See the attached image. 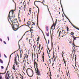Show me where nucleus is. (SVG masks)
<instances>
[{
    "label": "nucleus",
    "instance_id": "1",
    "mask_svg": "<svg viewBox=\"0 0 79 79\" xmlns=\"http://www.w3.org/2000/svg\"><path fill=\"white\" fill-rule=\"evenodd\" d=\"M26 72L27 75L29 77H32L33 76V74H34V73L32 70L31 69H27Z\"/></svg>",
    "mask_w": 79,
    "mask_h": 79
},
{
    "label": "nucleus",
    "instance_id": "2",
    "mask_svg": "<svg viewBox=\"0 0 79 79\" xmlns=\"http://www.w3.org/2000/svg\"><path fill=\"white\" fill-rule=\"evenodd\" d=\"M34 64L35 65L37 69V70H36V69H35V68L36 73H37V75H38V76H39V75H40V71L39 70H38V68H37L38 67V64H37L36 62H35V60H34Z\"/></svg>",
    "mask_w": 79,
    "mask_h": 79
},
{
    "label": "nucleus",
    "instance_id": "3",
    "mask_svg": "<svg viewBox=\"0 0 79 79\" xmlns=\"http://www.w3.org/2000/svg\"><path fill=\"white\" fill-rule=\"evenodd\" d=\"M13 27H12L13 29L14 30V31H17L18 29L19 28V27H19V25H18L16 24H15L14 25H13Z\"/></svg>",
    "mask_w": 79,
    "mask_h": 79
},
{
    "label": "nucleus",
    "instance_id": "4",
    "mask_svg": "<svg viewBox=\"0 0 79 79\" xmlns=\"http://www.w3.org/2000/svg\"><path fill=\"white\" fill-rule=\"evenodd\" d=\"M10 74L11 73H10V71L8 70L5 74L6 78V79H9V78H10Z\"/></svg>",
    "mask_w": 79,
    "mask_h": 79
},
{
    "label": "nucleus",
    "instance_id": "5",
    "mask_svg": "<svg viewBox=\"0 0 79 79\" xmlns=\"http://www.w3.org/2000/svg\"><path fill=\"white\" fill-rule=\"evenodd\" d=\"M11 12H13V10H11L9 12L8 16V19L9 18V19H10V21H13V20L12 19V18H13V16H11V17H10V13L11 12Z\"/></svg>",
    "mask_w": 79,
    "mask_h": 79
},
{
    "label": "nucleus",
    "instance_id": "6",
    "mask_svg": "<svg viewBox=\"0 0 79 79\" xmlns=\"http://www.w3.org/2000/svg\"><path fill=\"white\" fill-rule=\"evenodd\" d=\"M18 22V20L16 19H15L12 22V24L13 25H15L16 23Z\"/></svg>",
    "mask_w": 79,
    "mask_h": 79
},
{
    "label": "nucleus",
    "instance_id": "7",
    "mask_svg": "<svg viewBox=\"0 0 79 79\" xmlns=\"http://www.w3.org/2000/svg\"><path fill=\"white\" fill-rule=\"evenodd\" d=\"M31 10H32V9L31 8H30L29 9V11L28 13V15H30V14H31Z\"/></svg>",
    "mask_w": 79,
    "mask_h": 79
},
{
    "label": "nucleus",
    "instance_id": "8",
    "mask_svg": "<svg viewBox=\"0 0 79 79\" xmlns=\"http://www.w3.org/2000/svg\"><path fill=\"white\" fill-rule=\"evenodd\" d=\"M6 72L4 73H0V79H2V76L0 74H5Z\"/></svg>",
    "mask_w": 79,
    "mask_h": 79
},
{
    "label": "nucleus",
    "instance_id": "9",
    "mask_svg": "<svg viewBox=\"0 0 79 79\" xmlns=\"http://www.w3.org/2000/svg\"><path fill=\"white\" fill-rule=\"evenodd\" d=\"M43 61L44 62V53L43 52V54L42 56Z\"/></svg>",
    "mask_w": 79,
    "mask_h": 79
},
{
    "label": "nucleus",
    "instance_id": "10",
    "mask_svg": "<svg viewBox=\"0 0 79 79\" xmlns=\"http://www.w3.org/2000/svg\"><path fill=\"white\" fill-rule=\"evenodd\" d=\"M67 34H68V32H69V28L67 27Z\"/></svg>",
    "mask_w": 79,
    "mask_h": 79
},
{
    "label": "nucleus",
    "instance_id": "11",
    "mask_svg": "<svg viewBox=\"0 0 79 79\" xmlns=\"http://www.w3.org/2000/svg\"><path fill=\"white\" fill-rule=\"evenodd\" d=\"M27 24L28 26H30L31 25V21H28L27 22Z\"/></svg>",
    "mask_w": 79,
    "mask_h": 79
},
{
    "label": "nucleus",
    "instance_id": "12",
    "mask_svg": "<svg viewBox=\"0 0 79 79\" xmlns=\"http://www.w3.org/2000/svg\"><path fill=\"white\" fill-rule=\"evenodd\" d=\"M61 6L62 10V11L64 15H65V17L66 18H67V17L65 15V14H64V12H63V6H62V5H61Z\"/></svg>",
    "mask_w": 79,
    "mask_h": 79
},
{
    "label": "nucleus",
    "instance_id": "13",
    "mask_svg": "<svg viewBox=\"0 0 79 79\" xmlns=\"http://www.w3.org/2000/svg\"><path fill=\"white\" fill-rule=\"evenodd\" d=\"M22 56L23 55H22V53L21 52L20 53V58H22Z\"/></svg>",
    "mask_w": 79,
    "mask_h": 79
},
{
    "label": "nucleus",
    "instance_id": "14",
    "mask_svg": "<svg viewBox=\"0 0 79 79\" xmlns=\"http://www.w3.org/2000/svg\"><path fill=\"white\" fill-rule=\"evenodd\" d=\"M53 58H54V60L55 62H56V57L55 56V55H53Z\"/></svg>",
    "mask_w": 79,
    "mask_h": 79
},
{
    "label": "nucleus",
    "instance_id": "15",
    "mask_svg": "<svg viewBox=\"0 0 79 79\" xmlns=\"http://www.w3.org/2000/svg\"><path fill=\"white\" fill-rule=\"evenodd\" d=\"M48 49L49 50V52L48 51V50H47V52L48 53V55H49L50 54V49H49V48H48Z\"/></svg>",
    "mask_w": 79,
    "mask_h": 79
},
{
    "label": "nucleus",
    "instance_id": "16",
    "mask_svg": "<svg viewBox=\"0 0 79 79\" xmlns=\"http://www.w3.org/2000/svg\"><path fill=\"white\" fill-rule=\"evenodd\" d=\"M51 60H52V61H53V58H51L50 59H49V61L50 62V63H51Z\"/></svg>",
    "mask_w": 79,
    "mask_h": 79
},
{
    "label": "nucleus",
    "instance_id": "17",
    "mask_svg": "<svg viewBox=\"0 0 79 79\" xmlns=\"http://www.w3.org/2000/svg\"><path fill=\"white\" fill-rule=\"evenodd\" d=\"M12 69L15 70V71H16V70H15V66L14 65H13V67H12Z\"/></svg>",
    "mask_w": 79,
    "mask_h": 79
},
{
    "label": "nucleus",
    "instance_id": "18",
    "mask_svg": "<svg viewBox=\"0 0 79 79\" xmlns=\"http://www.w3.org/2000/svg\"><path fill=\"white\" fill-rule=\"evenodd\" d=\"M15 64H16V65L17 66H18V62H17V61H16V60H15Z\"/></svg>",
    "mask_w": 79,
    "mask_h": 79
},
{
    "label": "nucleus",
    "instance_id": "19",
    "mask_svg": "<svg viewBox=\"0 0 79 79\" xmlns=\"http://www.w3.org/2000/svg\"><path fill=\"white\" fill-rule=\"evenodd\" d=\"M40 39V37L38 36V38H37L36 41H39V39Z\"/></svg>",
    "mask_w": 79,
    "mask_h": 79
},
{
    "label": "nucleus",
    "instance_id": "20",
    "mask_svg": "<svg viewBox=\"0 0 79 79\" xmlns=\"http://www.w3.org/2000/svg\"><path fill=\"white\" fill-rule=\"evenodd\" d=\"M76 38H79V37H77L75 38H74L73 40V42H74V40H76L77 39Z\"/></svg>",
    "mask_w": 79,
    "mask_h": 79
},
{
    "label": "nucleus",
    "instance_id": "21",
    "mask_svg": "<svg viewBox=\"0 0 79 79\" xmlns=\"http://www.w3.org/2000/svg\"><path fill=\"white\" fill-rule=\"evenodd\" d=\"M46 29L47 31H48V27H46Z\"/></svg>",
    "mask_w": 79,
    "mask_h": 79
},
{
    "label": "nucleus",
    "instance_id": "22",
    "mask_svg": "<svg viewBox=\"0 0 79 79\" xmlns=\"http://www.w3.org/2000/svg\"><path fill=\"white\" fill-rule=\"evenodd\" d=\"M56 23L55 22V24L54 23L53 24V26H54V27H55L56 26Z\"/></svg>",
    "mask_w": 79,
    "mask_h": 79
},
{
    "label": "nucleus",
    "instance_id": "23",
    "mask_svg": "<svg viewBox=\"0 0 79 79\" xmlns=\"http://www.w3.org/2000/svg\"><path fill=\"white\" fill-rule=\"evenodd\" d=\"M16 55H15V61H16V58H17V56H16Z\"/></svg>",
    "mask_w": 79,
    "mask_h": 79
},
{
    "label": "nucleus",
    "instance_id": "24",
    "mask_svg": "<svg viewBox=\"0 0 79 79\" xmlns=\"http://www.w3.org/2000/svg\"><path fill=\"white\" fill-rule=\"evenodd\" d=\"M47 36L48 37V36H49V32L48 33H47L46 34Z\"/></svg>",
    "mask_w": 79,
    "mask_h": 79
},
{
    "label": "nucleus",
    "instance_id": "25",
    "mask_svg": "<svg viewBox=\"0 0 79 79\" xmlns=\"http://www.w3.org/2000/svg\"><path fill=\"white\" fill-rule=\"evenodd\" d=\"M53 26H54V25H53L51 28V29H53Z\"/></svg>",
    "mask_w": 79,
    "mask_h": 79
},
{
    "label": "nucleus",
    "instance_id": "26",
    "mask_svg": "<svg viewBox=\"0 0 79 79\" xmlns=\"http://www.w3.org/2000/svg\"><path fill=\"white\" fill-rule=\"evenodd\" d=\"M64 63L65 64H66V60H64Z\"/></svg>",
    "mask_w": 79,
    "mask_h": 79
},
{
    "label": "nucleus",
    "instance_id": "27",
    "mask_svg": "<svg viewBox=\"0 0 79 79\" xmlns=\"http://www.w3.org/2000/svg\"><path fill=\"white\" fill-rule=\"evenodd\" d=\"M25 57H26L27 59L28 58V57H29V56L27 55V56H26Z\"/></svg>",
    "mask_w": 79,
    "mask_h": 79
},
{
    "label": "nucleus",
    "instance_id": "28",
    "mask_svg": "<svg viewBox=\"0 0 79 79\" xmlns=\"http://www.w3.org/2000/svg\"><path fill=\"white\" fill-rule=\"evenodd\" d=\"M29 26V25H27L26 24H24V25H23L22 26H20V27H21V26Z\"/></svg>",
    "mask_w": 79,
    "mask_h": 79
},
{
    "label": "nucleus",
    "instance_id": "29",
    "mask_svg": "<svg viewBox=\"0 0 79 79\" xmlns=\"http://www.w3.org/2000/svg\"><path fill=\"white\" fill-rule=\"evenodd\" d=\"M0 63H3V60H1L0 62Z\"/></svg>",
    "mask_w": 79,
    "mask_h": 79
},
{
    "label": "nucleus",
    "instance_id": "30",
    "mask_svg": "<svg viewBox=\"0 0 79 79\" xmlns=\"http://www.w3.org/2000/svg\"><path fill=\"white\" fill-rule=\"evenodd\" d=\"M44 5L45 6H47L48 8V5H45V4H44Z\"/></svg>",
    "mask_w": 79,
    "mask_h": 79
},
{
    "label": "nucleus",
    "instance_id": "31",
    "mask_svg": "<svg viewBox=\"0 0 79 79\" xmlns=\"http://www.w3.org/2000/svg\"><path fill=\"white\" fill-rule=\"evenodd\" d=\"M70 34H71V35H74V32H71L70 33Z\"/></svg>",
    "mask_w": 79,
    "mask_h": 79
},
{
    "label": "nucleus",
    "instance_id": "32",
    "mask_svg": "<svg viewBox=\"0 0 79 79\" xmlns=\"http://www.w3.org/2000/svg\"><path fill=\"white\" fill-rule=\"evenodd\" d=\"M32 23H33V24H32V25H34V26H35V23L34 22H32Z\"/></svg>",
    "mask_w": 79,
    "mask_h": 79
},
{
    "label": "nucleus",
    "instance_id": "33",
    "mask_svg": "<svg viewBox=\"0 0 79 79\" xmlns=\"http://www.w3.org/2000/svg\"><path fill=\"white\" fill-rule=\"evenodd\" d=\"M75 52V50H74V49H73L72 52V53H73L74 52Z\"/></svg>",
    "mask_w": 79,
    "mask_h": 79
},
{
    "label": "nucleus",
    "instance_id": "34",
    "mask_svg": "<svg viewBox=\"0 0 79 79\" xmlns=\"http://www.w3.org/2000/svg\"><path fill=\"white\" fill-rule=\"evenodd\" d=\"M69 42L70 44H72V43H73V41H72L70 40Z\"/></svg>",
    "mask_w": 79,
    "mask_h": 79
},
{
    "label": "nucleus",
    "instance_id": "35",
    "mask_svg": "<svg viewBox=\"0 0 79 79\" xmlns=\"http://www.w3.org/2000/svg\"><path fill=\"white\" fill-rule=\"evenodd\" d=\"M61 31H60L59 32V36H60V34H61Z\"/></svg>",
    "mask_w": 79,
    "mask_h": 79
},
{
    "label": "nucleus",
    "instance_id": "36",
    "mask_svg": "<svg viewBox=\"0 0 79 79\" xmlns=\"http://www.w3.org/2000/svg\"><path fill=\"white\" fill-rule=\"evenodd\" d=\"M19 22H21V19H20V18H19Z\"/></svg>",
    "mask_w": 79,
    "mask_h": 79
},
{
    "label": "nucleus",
    "instance_id": "37",
    "mask_svg": "<svg viewBox=\"0 0 79 79\" xmlns=\"http://www.w3.org/2000/svg\"><path fill=\"white\" fill-rule=\"evenodd\" d=\"M52 67H53L54 66V63H53L52 64Z\"/></svg>",
    "mask_w": 79,
    "mask_h": 79
},
{
    "label": "nucleus",
    "instance_id": "38",
    "mask_svg": "<svg viewBox=\"0 0 79 79\" xmlns=\"http://www.w3.org/2000/svg\"><path fill=\"white\" fill-rule=\"evenodd\" d=\"M1 69H3L4 68V67H3V66H1Z\"/></svg>",
    "mask_w": 79,
    "mask_h": 79
},
{
    "label": "nucleus",
    "instance_id": "39",
    "mask_svg": "<svg viewBox=\"0 0 79 79\" xmlns=\"http://www.w3.org/2000/svg\"><path fill=\"white\" fill-rule=\"evenodd\" d=\"M35 2H40V3H42V2H41L40 1H35Z\"/></svg>",
    "mask_w": 79,
    "mask_h": 79
},
{
    "label": "nucleus",
    "instance_id": "40",
    "mask_svg": "<svg viewBox=\"0 0 79 79\" xmlns=\"http://www.w3.org/2000/svg\"><path fill=\"white\" fill-rule=\"evenodd\" d=\"M53 55H54V54H55V51H53Z\"/></svg>",
    "mask_w": 79,
    "mask_h": 79
},
{
    "label": "nucleus",
    "instance_id": "41",
    "mask_svg": "<svg viewBox=\"0 0 79 79\" xmlns=\"http://www.w3.org/2000/svg\"><path fill=\"white\" fill-rule=\"evenodd\" d=\"M48 11H49V13H50V15L51 16V13H50V10H49V9H48Z\"/></svg>",
    "mask_w": 79,
    "mask_h": 79
},
{
    "label": "nucleus",
    "instance_id": "42",
    "mask_svg": "<svg viewBox=\"0 0 79 79\" xmlns=\"http://www.w3.org/2000/svg\"><path fill=\"white\" fill-rule=\"evenodd\" d=\"M62 57H63V55L64 54V53L63 52H62Z\"/></svg>",
    "mask_w": 79,
    "mask_h": 79
},
{
    "label": "nucleus",
    "instance_id": "43",
    "mask_svg": "<svg viewBox=\"0 0 79 79\" xmlns=\"http://www.w3.org/2000/svg\"><path fill=\"white\" fill-rule=\"evenodd\" d=\"M49 76H52V73H51V72H50V75Z\"/></svg>",
    "mask_w": 79,
    "mask_h": 79
},
{
    "label": "nucleus",
    "instance_id": "44",
    "mask_svg": "<svg viewBox=\"0 0 79 79\" xmlns=\"http://www.w3.org/2000/svg\"><path fill=\"white\" fill-rule=\"evenodd\" d=\"M51 16L52 18V20L53 21V18H52V15H51Z\"/></svg>",
    "mask_w": 79,
    "mask_h": 79
},
{
    "label": "nucleus",
    "instance_id": "45",
    "mask_svg": "<svg viewBox=\"0 0 79 79\" xmlns=\"http://www.w3.org/2000/svg\"><path fill=\"white\" fill-rule=\"evenodd\" d=\"M23 8H24V9L25 8H26V5H24Z\"/></svg>",
    "mask_w": 79,
    "mask_h": 79
},
{
    "label": "nucleus",
    "instance_id": "46",
    "mask_svg": "<svg viewBox=\"0 0 79 79\" xmlns=\"http://www.w3.org/2000/svg\"><path fill=\"white\" fill-rule=\"evenodd\" d=\"M4 44H6V42H5V41H4Z\"/></svg>",
    "mask_w": 79,
    "mask_h": 79
},
{
    "label": "nucleus",
    "instance_id": "47",
    "mask_svg": "<svg viewBox=\"0 0 79 79\" xmlns=\"http://www.w3.org/2000/svg\"><path fill=\"white\" fill-rule=\"evenodd\" d=\"M44 39L46 41V42L47 43V40H46V38H45V37H44Z\"/></svg>",
    "mask_w": 79,
    "mask_h": 79
},
{
    "label": "nucleus",
    "instance_id": "48",
    "mask_svg": "<svg viewBox=\"0 0 79 79\" xmlns=\"http://www.w3.org/2000/svg\"><path fill=\"white\" fill-rule=\"evenodd\" d=\"M22 8H23V6H21L20 9H22Z\"/></svg>",
    "mask_w": 79,
    "mask_h": 79
},
{
    "label": "nucleus",
    "instance_id": "49",
    "mask_svg": "<svg viewBox=\"0 0 79 79\" xmlns=\"http://www.w3.org/2000/svg\"><path fill=\"white\" fill-rule=\"evenodd\" d=\"M12 79H14V77L12 75H11Z\"/></svg>",
    "mask_w": 79,
    "mask_h": 79
},
{
    "label": "nucleus",
    "instance_id": "50",
    "mask_svg": "<svg viewBox=\"0 0 79 79\" xmlns=\"http://www.w3.org/2000/svg\"><path fill=\"white\" fill-rule=\"evenodd\" d=\"M63 60H65V59H64V58L63 57Z\"/></svg>",
    "mask_w": 79,
    "mask_h": 79
},
{
    "label": "nucleus",
    "instance_id": "51",
    "mask_svg": "<svg viewBox=\"0 0 79 79\" xmlns=\"http://www.w3.org/2000/svg\"><path fill=\"white\" fill-rule=\"evenodd\" d=\"M67 19H68L69 20V22L70 23H71V21H69V19H68V18H67Z\"/></svg>",
    "mask_w": 79,
    "mask_h": 79
},
{
    "label": "nucleus",
    "instance_id": "52",
    "mask_svg": "<svg viewBox=\"0 0 79 79\" xmlns=\"http://www.w3.org/2000/svg\"><path fill=\"white\" fill-rule=\"evenodd\" d=\"M31 31H34V30H32V29H31Z\"/></svg>",
    "mask_w": 79,
    "mask_h": 79
},
{
    "label": "nucleus",
    "instance_id": "53",
    "mask_svg": "<svg viewBox=\"0 0 79 79\" xmlns=\"http://www.w3.org/2000/svg\"><path fill=\"white\" fill-rule=\"evenodd\" d=\"M17 56L18 57V58H19V55H18V54H17Z\"/></svg>",
    "mask_w": 79,
    "mask_h": 79
},
{
    "label": "nucleus",
    "instance_id": "54",
    "mask_svg": "<svg viewBox=\"0 0 79 79\" xmlns=\"http://www.w3.org/2000/svg\"><path fill=\"white\" fill-rule=\"evenodd\" d=\"M50 42V40H48V44H49V43Z\"/></svg>",
    "mask_w": 79,
    "mask_h": 79
},
{
    "label": "nucleus",
    "instance_id": "55",
    "mask_svg": "<svg viewBox=\"0 0 79 79\" xmlns=\"http://www.w3.org/2000/svg\"><path fill=\"white\" fill-rule=\"evenodd\" d=\"M73 58H74V54H73Z\"/></svg>",
    "mask_w": 79,
    "mask_h": 79
},
{
    "label": "nucleus",
    "instance_id": "56",
    "mask_svg": "<svg viewBox=\"0 0 79 79\" xmlns=\"http://www.w3.org/2000/svg\"><path fill=\"white\" fill-rule=\"evenodd\" d=\"M7 39H8V40H9V37H8V36L7 37Z\"/></svg>",
    "mask_w": 79,
    "mask_h": 79
},
{
    "label": "nucleus",
    "instance_id": "57",
    "mask_svg": "<svg viewBox=\"0 0 79 79\" xmlns=\"http://www.w3.org/2000/svg\"><path fill=\"white\" fill-rule=\"evenodd\" d=\"M0 40L2 42V39H0Z\"/></svg>",
    "mask_w": 79,
    "mask_h": 79
},
{
    "label": "nucleus",
    "instance_id": "58",
    "mask_svg": "<svg viewBox=\"0 0 79 79\" xmlns=\"http://www.w3.org/2000/svg\"><path fill=\"white\" fill-rule=\"evenodd\" d=\"M55 23H57V19H56V22H55Z\"/></svg>",
    "mask_w": 79,
    "mask_h": 79
},
{
    "label": "nucleus",
    "instance_id": "59",
    "mask_svg": "<svg viewBox=\"0 0 79 79\" xmlns=\"http://www.w3.org/2000/svg\"><path fill=\"white\" fill-rule=\"evenodd\" d=\"M26 40H28L29 39H28V38H27Z\"/></svg>",
    "mask_w": 79,
    "mask_h": 79
},
{
    "label": "nucleus",
    "instance_id": "60",
    "mask_svg": "<svg viewBox=\"0 0 79 79\" xmlns=\"http://www.w3.org/2000/svg\"><path fill=\"white\" fill-rule=\"evenodd\" d=\"M4 56H5V58H6V56L5 55V54H4Z\"/></svg>",
    "mask_w": 79,
    "mask_h": 79
},
{
    "label": "nucleus",
    "instance_id": "61",
    "mask_svg": "<svg viewBox=\"0 0 79 79\" xmlns=\"http://www.w3.org/2000/svg\"><path fill=\"white\" fill-rule=\"evenodd\" d=\"M20 52H22V50H20Z\"/></svg>",
    "mask_w": 79,
    "mask_h": 79
},
{
    "label": "nucleus",
    "instance_id": "62",
    "mask_svg": "<svg viewBox=\"0 0 79 79\" xmlns=\"http://www.w3.org/2000/svg\"><path fill=\"white\" fill-rule=\"evenodd\" d=\"M39 47L40 48V47H41V45L40 44H39Z\"/></svg>",
    "mask_w": 79,
    "mask_h": 79
},
{
    "label": "nucleus",
    "instance_id": "63",
    "mask_svg": "<svg viewBox=\"0 0 79 79\" xmlns=\"http://www.w3.org/2000/svg\"><path fill=\"white\" fill-rule=\"evenodd\" d=\"M73 39H74V38H74V36H73Z\"/></svg>",
    "mask_w": 79,
    "mask_h": 79
},
{
    "label": "nucleus",
    "instance_id": "64",
    "mask_svg": "<svg viewBox=\"0 0 79 79\" xmlns=\"http://www.w3.org/2000/svg\"><path fill=\"white\" fill-rule=\"evenodd\" d=\"M50 79H52V77H51V76H50Z\"/></svg>",
    "mask_w": 79,
    "mask_h": 79
}]
</instances>
